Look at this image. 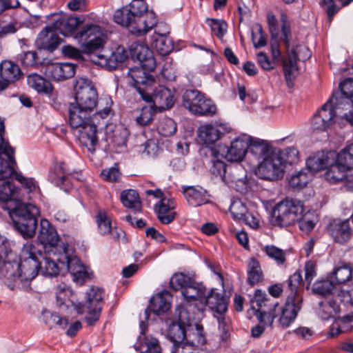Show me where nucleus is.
<instances>
[{
    "label": "nucleus",
    "mask_w": 353,
    "mask_h": 353,
    "mask_svg": "<svg viewBox=\"0 0 353 353\" xmlns=\"http://www.w3.org/2000/svg\"><path fill=\"white\" fill-rule=\"evenodd\" d=\"M16 230L24 239H31L36 234L37 216L39 210L35 205L17 201L10 203L7 208Z\"/></svg>",
    "instance_id": "obj_2"
},
{
    "label": "nucleus",
    "mask_w": 353,
    "mask_h": 353,
    "mask_svg": "<svg viewBox=\"0 0 353 353\" xmlns=\"http://www.w3.org/2000/svg\"><path fill=\"white\" fill-rule=\"evenodd\" d=\"M183 105L197 116L212 117L216 113L215 103L198 90H187L182 97Z\"/></svg>",
    "instance_id": "obj_8"
},
{
    "label": "nucleus",
    "mask_w": 353,
    "mask_h": 353,
    "mask_svg": "<svg viewBox=\"0 0 353 353\" xmlns=\"http://www.w3.org/2000/svg\"><path fill=\"white\" fill-rule=\"evenodd\" d=\"M192 279L183 273H176L170 279V288L174 290L182 292L188 285H191Z\"/></svg>",
    "instance_id": "obj_54"
},
{
    "label": "nucleus",
    "mask_w": 353,
    "mask_h": 353,
    "mask_svg": "<svg viewBox=\"0 0 353 353\" xmlns=\"http://www.w3.org/2000/svg\"><path fill=\"white\" fill-rule=\"evenodd\" d=\"M40 257L41 252L33 243L27 242L23 245L19 262L21 283L30 281L38 275L41 268Z\"/></svg>",
    "instance_id": "obj_6"
},
{
    "label": "nucleus",
    "mask_w": 353,
    "mask_h": 353,
    "mask_svg": "<svg viewBox=\"0 0 353 353\" xmlns=\"http://www.w3.org/2000/svg\"><path fill=\"white\" fill-rule=\"evenodd\" d=\"M270 299L268 298L267 294L261 291V290H256L254 292V299L252 300V308L255 310V315L259 314V312H264L265 311H261L260 310L263 307L268 306V302Z\"/></svg>",
    "instance_id": "obj_57"
},
{
    "label": "nucleus",
    "mask_w": 353,
    "mask_h": 353,
    "mask_svg": "<svg viewBox=\"0 0 353 353\" xmlns=\"http://www.w3.org/2000/svg\"><path fill=\"white\" fill-rule=\"evenodd\" d=\"M328 232L335 242L347 243L352 236V228L348 219H334L327 227Z\"/></svg>",
    "instance_id": "obj_20"
},
{
    "label": "nucleus",
    "mask_w": 353,
    "mask_h": 353,
    "mask_svg": "<svg viewBox=\"0 0 353 353\" xmlns=\"http://www.w3.org/2000/svg\"><path fill=\"white\" fill-rule=\"evenodd\" d=\"M120 199L122 204L135 212L141 211V202L138 192L134 190H127L121 192Z\"/></svg>",
    "instance_id": "obj_41"
},
{
    "label": "nucleus",
    "mask_w": 353,
    "mask_h": 353,
    "mask_svg": "<svg viewBox=\"0 0 353 353\" xmlns=\"http://www.w3.org/2000/svg\"><path fill=\"white\" fill-rule=\"evenodd\" d=\"M74 90L75 103L73 104L84 110L92 111L97 106L98 94L91 81L83 78L77 80Z\"/></svg>",
    "instance_id": "obj_11"
},
{
    "label": "nucleus",
    "mask_w": 353,
    "mask_h": 353,
    "mask_svg": "<svg viewBox=\"0 0 353 353\" xmlns=\"http://www.w3.org/2000/svg\"><path fill=\"white\" fill-rule=\"evenodd\" d=\"M208 150L213 156V159H212V165L210 169V172L215 176H219L223 181L226 182V164L221 160L216 159L215 150L212 148H209Z\"/></svg>",
    "instance_id": "obj_48"
},
{
    "label": "nucleus",
    "mask_w": 353,
    "mask_h": 353,
    "mask_svg": "<svg viewBox=\"0 0 353 353\" xmlns=\"http://www.w3.org/2000/svg\"><path fill=\"white\" fill-rule=\"evenodd\" d=\"M250 141L251 137L247 134H243L235 138L231 142L230 148H227L225 158L231 162L241 161L248 152Z\"/></svg>",
    "instance_id": "obj_18"
},
{
    "label": "nucleus",
    "mask_w": 353,
    "mask_h": 353,
    "mask_svg": "<svg viewBox=\"0 0 353 353\" xmlns=\"http://www.w3.org/2000/svg\"><path fill=\"white\" fill-rule=\"evenodd\" d=\"M171 299L172 296L168 291H163L150 300V308L157 315L163 314L170 310Z\"/></svg>",
    "instance_id": "obj_34"
},
{
    "label": "nucleus",
    "mask_w": 353,
    "mask_h": 353,
    "mask_svg": "<svg viewBox=\"0 0 353 353\" xmlns=\"http://www.w3.org/2000/svg\"><path fill=\"white\" fill-rule=\"evenodd\" d=\"M339 163H343L350 170L353 168V143L341 151L337 156Z\"/></svg>",
    "instance_id": "obj_62"
},
{
    "label": "nucleus",
    "mask_w": 353,
    "mask_h": 353,
    "mask_svg": "<svg viewBox=\"0 0 353 353\" xmlns=\"http://www.w3.org/2000/svg\"><path fill=\"white\" fill-rule=\"evenodd\" d=\"M27 82L30 87L39 92L49 94L52 90L51 83L36 73L28 75Z\"/></svg>",
    "instance_id": "obj_42"
},
{
    "label": "nucleus",
    "mask_w": 353,
    "mask_h": 353,
    "mask_svg": "<svg viewBox=\"0 0 353 353\" xmlns=\"http://www.w3.org/2000/svg\"><path fill=\"white\" fill-rule=\"evenodd\" d=\"M90 59L94 63L105 67L109 70L116 69L119 65L111 55L108 57L98 51L90 56Z\"/></svg>",
    "instance_id": "obj_49"
},
{
    "label": "nucleus",
    "mask_w": 353,
    "mask_h": 353,
    "mask_svg": "<svg viewBox=\"0 0 353 353\" xmlns=\"http://www.w3.org/2000/svg\"><path fill=\"white\" fill-rule=\"evenodd\" d=\"M335 157V154L331 152L317 153L307 159V168H305V169L312 174L325 169L328 167L331 161H334Z\"/></svg>",
    "instance_id": "obj_31"
},
{
    "label": "nucleus",
    "mask_w": 353,
    "mask_h": 353,
    "mask_svg": "<svg viewBox=\"0 0 353 353\" xmlns=\"http://www.w3.org/2000/svg\"><path fill=\"white\" fill-rule=\"evenodd\" d=\"M276 150L269 145L264 141L256 139L251 137V141L249 143V151L252 154L255 156L259 160L263 161L270 153H272Z\"/></svg>",
    "instance_id": "obj_38"
},
{
    "label": "nucleus",
    "mask_w": 353,
    "mask_h": 353,
    "mask_svg": "<svg viewBox=\"0 0 353 353\" xmlns=\"http://www.w3.org/2000/svg\"><path fill=\"white\" fill-rule=\"evenodd\" d=\"M352 270L350 265L343 264V265L335 268L331 276L332 281L337 284L344 283L352 279Z\"/></svg>",
    "instance_id": "obj_46"
},
{
    "label": "nucleus",
    "mask_w": 353,
    "mask_h": 353,
    "mask_svg": "<svg viewBox=\"0 0 353 353\" xmlns=\"http://www.w3.org/2000/svg\"><path fill=\"white\" fill-rule=\"evenodd\" d=\"M37 239L44 247H55L58 244L59 236L52 224L47 219H42Z\"/></svg>",
    "instance_id": "obj_28"
},
{
    "label": "nucleus",
    "mask_w": 353,
    "mask_h": 353,
    "mask_svg": "<svg viewBox=\"0 0 353 353\" xmlns=\"http://www.w3.org/2000/svg\"><path fill=\"white\" fill-rule=\"evenodd\" d=\"M325 174V177L331 183H337L344 179L347 180V185L353 190V174L350 176H346V172L350 170L343 163H339L338 159L331 161Z\"/></svg>",
    "instance_id": "obj_21"
},
{
    "label": "nucleus",
    "mask_w": 353,
    "mask_h": 353,
    "mask_svg": "<svg viewBox=\"0 0 353 353\" xmlns=\"http://www.w3.org/2000/svg\"><path fill=\"white\" fill-rule=\"evenodd\" d=\"M76 67L70 63H49L46 65L45 74L54 81H64L74 75Z\"/></svg>",
    "instance_id": "obj_19"
},
{
    "label": "nucleus",
    "mask_w": 353,
    "mask_h": 353,
    "mask_svg": "<svg viewBox=\"0 0 353 353\" xmlns=\"http://www.w3.org/2000/svg\"><path fill=\"white\" fill-rule=\"evenodd\" d=\"M101 35L100 26L91 23L83 26L74 37L82 43L81 47L83 54L91 56L103 48V42Z\"/></svg>",
    "instance_id": "obj_10"
},
{
    "label": "nucleus",
    "mask_w": 353,
    "mask_h": 353,
    "mask_svg": "<svg viewBox=\"0 0 353 353\" xmlns=\"http://www.w3.org/2000/svg\"><path fill=\"white\" fill-rule=\"evenodd\" d=\"M285 169L281 150L276 149L259 163L256 174L262 179L276 181L283 177Z\"/></svg>",
    "instance_id": "obj_9"
},
{
    "label": "nucleus",
    "mask_w": 353,
    "mask_h": 353,
    "mask_svg": "<svg viewBox=\"0 0 353 353\" xmlns=\"http://www.w3.org/2000/svg\"><path fill=\"white\" fill-rule=\"evenodd\" d=\"M178 321L172 322L168 327V336L173 344L187 340L186 327L190 326V314L188 310L179 307L176 310Z\"/></svg>",
    "instance_id": "obj_14"
},
{
    "label": "nucleus",
    "mask_w": 353,
    "mask_h": 353,
    "mask_svg": "<svg viewBox=\"0 0 353 353\" xmlns=\"http://www.w3.org/2000/svg\"><path fill=\"white\" fill-rule=\"evenodd\" d=\"M177 127L175 121L169 117H163L159 121L157 130L163 137H170L175 134Z\"/></svg>",
    "instance_id": "obj_51"
},
{
    "label": "nucleus",
    "mask_w": 353,
    "mask_h": 353,
    "mask_svg": "<svg viewBox=\"0 0 353 353\" xmlns=\"http://www.w3.org/2000/svg\"><path fill=\"white\" fill-rule=\"evenodd\" d=\"M340 92L334 93L331 98H335L337 108L347 110L353 108V79L348 78L340 83Z\"/></svg>",
    "instance_id": "obj_23"
},
{
    "label": "nucleus",
    "mask_w": 353,
    "mask_h": 353,
    "mask_svg": "<svg viewBox=\"0 0 353 353\" xmlns=\"http://www.w3.org/2000/svg\"><path fill=\"white\" fill-rule=\"evenodd\" d=\"M72 295V289L65 283H61L57 286L56 298L57 304L58 306L61 307L66 305L67 299Z\"/></svg>",
    "instance_id": "obj_58"
},
{
    "label": "nucleus",
    "mask_w": 353,
    "mask_h": 353,
    "mask_svg": "<svg viewBox=\"0 0 353 353\" xmlns=\"http://www.w3.org/2000/svg\"><path fill=\"white\" fill-rule=\"evenodd\" d=\"M82 21L78 17H62L54 23V28L64 36L71 35Z\"/></svg>",
    "instance_id": "obj_37"
},
{
    "label": "nucleus",
    "mask_w": 353,
    "mask_h": 353,
    "mask_svg": "<svg viewBox=\"0 0 353 353\" xmlns=\"http://www.w3.org/2000/svg\"><path fill=\"white\" fill-rule=\"evenodd\" d=\"M91 112L74 104H70L68 109L70 125L79 130L80 142L92 152L95 150L98 139L97 126L90 117Z\"/></svg>",
    "instance_id": "obj_3"
},
{
    "label": "nucleus",
    "mask_w": 353,
    "mask_h": 353,
    "mask_svg": "<svg viewBox=\"0 0 353 353\" xmlns=\"http://www.w3.org/2000/svg\"><path fill=\"white\" fill-rule=\"evenodd\" d=\"M16 163L12 165L13 172L9 176H4L0 173V201L7 203L6 209L10 206V203L19 201L15 199L17 189L11 178L15 174Z\"/></svg>",
    "instance_id": "obj_26"
},
{
    "label": "nucleus",
    "mask_w": 353,
    "mask_h": 353,
    "mask_svg": "<svg viewBox=\"0 0 353 353\" xmlns=\"http://www.w3.org/2000/svg\"><path fill=\"white\" fill-rule=\"evenodd\" d=\"M248 274V282L251 285H254L263 279L260 263L255 258H251L249 261Z\"/></svg>",
    "instance_id": "obj_45"
},
{
    "label": "nucleus",
    "mask_w": 353,
    "mask_h": 353,
    "mask_svg": "<svg viewBox=\"0 0 353 353\" xmlns=\"http://www.w3.org/2000/svg\"><path fill=\"white\" fill-rule=\"evenodd\" d=\"M23 74L19 66L13 61L4 60L0 63V92L6 89L11 83L19 81Z\"/></svg>",
    "instance_id": "obj_17"
},
{
    "label": "nucleus",
    "mask_w": 353,
    "mask_h": 353,
    "mask_svg": "<svg viewBox=\"0 0 353 353\" xmlns=\"http://www.w3.org/2000/svg\"><path fill=\"white\" fill-rule=\"evenodd\" d=\"M312 174L307 169L303 168L291 176L289 185L293 188L302 189L312 180Z\"/></svg>",
    "instance_id": "obj_44"
},
{
    "label": "nucleus",
    "mask_w": 353,
    "mask_h": 353,
    "mask_svg": "<svg viewBox=\"0 0 353 353\" xmlns=\"http://www.w3.org/2000/svg\"><path fill=\"white\" fill-rule=\"evenodd\" d=\"M265 254L274 260L278 265H283L286 261V254L283 250L273 245H268L264 247Z\"/></svg>",
    "instance_id": "obj_56"
},
{
    "label": "nucleus",
    "mask_w": 353,
    "mask_h": 353,
    "mask_svg": "<svg viewBox=\"0 0 353 353\" xmlns=\"http://www.w3.org/2000/svg\"><path fill=\"white\" fill-rule=\"evenodd\" d=\"M335 98H330L316 114L325 120L330 125L334 122V118L338 113H341L342 108H337L335 104Z\"/></svg>",
    "instance_id": "obj_39"
},
{
    "label": "nucleus",
    "mask_w": 353,
    "mask_h": 353,
    "mask_svg": "<svg viewBox=\"0 0 353 353\" xmlns=\"http://www.w3.org/2000/svg\"><path fill=\"white\" fill-rule=\"evenodd\" d=\"M311 57L310 50L303 45H298L288 52V59H283V72L287 82L291 80L293 72L297 70V61H305Z\"/></svg>",
    "instance_id": "obj_16"
},
{
    "label": "nucleus",
    "mask_w": 353,
    "mask_h": 353,
    "mask_svg": "<svg viewBox=\"0 0 353 353\" xmlns=\"http://www.w3.org/2000/svg\"><path fill=\"white\" fill-rule=\"evenodd\" d=\"M320 307L318 314L323 320L335 318L340 313V305L336 301L332 300L319 303Z\"/></svg>",
    "instance_id": "obj_43"
},
{
    "label": "nucleus",
    "mask_w": 353,
    "mask_h": 353,
    "mask_svg": "<svg viewBox=\"0 0 353 353\" xmlns=\"http://www.w3.org/2000/svg\"><path fill=\"white\" fill-rule=\"evenodd\" d=\"M176 203L173 198L163 197L155 205L157 218L163 224L172 222L176 215L174 209Z\"/></svg>",
    "instance_id": "obj_27"
},
{
    "label": "nucleus",
    "mask_w": 353,
    "mask_h": 353,
    "mask_svg": "<svg viewBox=\"0 0 353 353\" xmlns=\"http://www.w3.org/2000/svg\"><path fill=\"white\" fill-rule=\"evenodd\" d=\"M155 107L151 103L148 105L143 106L141 110L140 115L137 117V123L142 126L150 125L153 121L154 116L156 113Z\"/></svg>",
    "instance_id": "obj_53"
},
{
    "label": "nucleus",
    "mask_w": 353,
    "mask_h": 353,
    "mask_svg": "<svg viewBox=\"0 0 353 353\" xmlns=\"http://www.w3.org/2000/svg\"><path fill=\"white\" fill-rule=\"evenodd\" d=\"M72 175L63 162L57 163L48 175L49 181L57 187L68 192L72 187L70 176Z\"/></svg>",
    "instance_id": "obj_24"
},
{
    "label": "nucleus",
    "mask_w": 353,
    "mask_h": 353,
    "mask_svg": "<svg viewBox=\"0 0 353 353\" xmlns=\"http://www.w3.org/2000/svg\"><path fill=\"white\" fill-rule=\"evenodd\" d=\"M40 260L41 261V268H40V270L44 275L50 276H57L59 274L60 270H63L61 264L59 266L50 258L43 257L41 255Z\"/></svg>",
    "instance_id": "obj_52"
},
{
    "label": "nucleus",
    "mask_w": 353,
    "mask_h": 353,
    "mask_svg": "<svg viewBox=\"0 0 353 353\" xmlns=\"http://www.w3.org/2000/svg\"><path fill=\"white\" fill-rule=\"evenodd\" d=\"M62 249L63 252L60 253L57 260L61 265L63 270H66L70 273L77 266L80 260L76 256H70L68 254V248L65 245H63Z\"/></svg>",
    "instance_id": "obj_47"
},
{
    "label": "nucleus",
    "mask_w": 353,
    "mask_h": 353,
    "mask_svg": "<svg viewBox=\"0 0 353 353\" xmlns=\"http://www.w3.org/2000/svg\"><path fill=\"white\" fill-rule=\"evenodd\" d=\"M208 26L212 32L219 38L221 39L227 31L228 24L223 20L208 19L207 20Z\"/></svg>",
    "instance_id": "obj_61"
},
{
    "label": "nucleus",
    "mask_w": 353,
    "mask_h": 353,
    "mask_svg": "<svg viewBox=\"0 0 353 353\" xmlns=\"http://www.w3.org/2000/svg\"><path fill=\"white\" fill-rule=\"evenodd\" d=\"M104 305V292L99 288L92 287L86 292V301L81 303H73L78 314L86 313L84 318L89 326H94L99 321Z\"/></svg>",
    "instance_id": "obj_5"
},
{
    "label": "nucleus",
    "mask_w": 353,
    "mask_h": 353,
    "mask_svg": "<svg viewBox=\"0 0 353 353\" xmlns=\"http://www.w3.org/2000/svg\"><path fill=\"white\" fill-rule=\"evenodd\" d=\"M72 280L78 285H82L85 280L89 278V273L86 271L85 266L79 262L75 269L70 272Z\"/></svg>",
    "instance_id": "obj_64"
},
{
    "label": "nucleus",
    "mask_w": 353,
    "mask_h": 353,
    "mask_svg": "<svg viewBox=\"0 0 353 353\" xmlns=\"http://www.w3.org/2000/svg\"><path fill=\"white\" fill-rule=\"evenodd\" d=\"M205 288L194 281H191V285H188L181 292V294L188 303H192L195 301H199L203 303V299L205 294Z\"/></svg>",
    "instance_id": "obj_35"
},
{
    "label": "nucleus",
    "mask_w": 353,
    "mask_h": 353,
    "mask_svg": "<svg viewBox=\"0 0 353 353\" xmlns=\"http://www.w3.org/2000/svg\"><path fill=\"white\" fill-rule=\"evenodd\" d=\"M4 121L0 117V173L9 176L13 172L12 165L15 164L14 149L4 138Z\"/></svg>",
    "instance_id": "obj_15"
},
{
    "label": "nucleus",
    "mask_w": 353,
    "mask_h": 353,
    "mask_svg": "<svg viewBox=\"0 0 353 353\" xmlns=\"http://www.w3.org/2000/svg\"><path fill=\"white\" fill-rule=\"evenodd\" d=\"M230 212L234 219L241 221L246 216L248 210L245 205L240 199H236L231 203Z\"/></svg>",
    "instance_id": "obj_60"
},
{
    "label": "nucleus",
    "mask_w": 353,
    "mask_h": 353,
    "mask_svg": "<svg viewBox=\"0 0 353 353\" xmlns=\"http://www.w3.org/2000/svg\"><path fill=\"white\" fill-rule=\"evenodd\" d=\"M157 37L152 43V46L161 55H167L171 52L174 48L173 41L168 37L170 31L166 30L163 32H160L159 30H155Z\"/></svg>",
    "instance_id": "obj_36"
},
{
    "label": "nucleus",
    "mask_w": 353,
    "mask_h": 353,
    "mask_svg": "<svg viewBox=\"0 0 353 353\" xmlns=\"http://www.w3.org/2000/svg\"><path fill=\"white\" fill-rule=\"evenodd\" d=\"M58 34L59 32L54 28L53 24L46 27L41 31L37 38V46L41 49L53 52L58 48L61 41Z\"/></svg>",
    "instance_id": "obj_22"
},
{
    "label": "nucleus",
    "mask_w": 353,
    "mask_h": 353,
    "mask_svg": "<svg viewBox=\"0 0 353 353\" xmlns=\"http://www.w3.org/2000/svg\"><path fill=\"white\" fill-rule=\"evenodd\" d=\"M274 308L269 312H259L256 317L261 323L272 326L274 320L277 319L279 326L282 328L288 327L296 319L301 309V303L287 299L283 306L274 303Z\"/></svg>",
    "instance_id": "obj_4"
},
{
    "label": "nucleus",
    "mask_w": 353,
    "mask_h": 353,
    "mask_svg": "<svg viewBox=\"0 0 353 353\" xmlns=\"http://www.w3.org/2000/svg\"><path fill=\"white\" fill-rule=\"evenodd\" d=\"M183 193L188 204L198 207L209 202L207 191L200 186H188L183 188Z\"/></svg>",
    "instance_id": "obj_30"
},
{
    "label": "nucleus",
    "mask_w": 353,
    "mask_h": 353,
    "mask_svg": "<svg viewBox=\"0 0 353 353\" xmlns=\"http://www.w3.org/2000/svg\"><path fill=\"white\" fill-rule=\"evenodd\" d=\"M130 54L133 59H137L141 65L148 70H154L156 64L151 50L143 44H132L130 47Z\"/></svg>",
    "instance_id": "obj_32"
},
{
    "label": "nucleus",
    "mask_w": 353,
    "mask_h": 353,
    "mask_svg": "<svg viewBox=\"0 0 353 353\" xmlns=\"http://www.w3.org/2000/svg\"><path fill=\"white\" fill-rule=\"evenodd\" d=\"M151 99L145 101L161 110L171 108L174 104L173 92L163 85H158L151 93Z\"/></svg>",
    "instance_id": "obj_25"
},
{
    "label": "nucleus",
    "mask_w": 353,
    "mask_h": 353,
    "mask_svg": "<svg viewBox=\"0 0 353 353\" xmlns=\"http://www.w3.org/2000/svg\"><path fill=\"white\" fill-rule=\"evenodd\" d=\"M96 222L97 223L99 232L102 235L109 234L111 231L112 222L107 213L103 210H99L96 216Z\"/></svg>",
    "instance_id": "obj_55"
},
{
    "label": "nucleus",
    "mask_w": 353,
    "mask_h": 353,
    "mask_svg": "<svg viewBox=\"0 0 353 353\" xmlns=\"http://www.w3.org/2000/svg\"><path fill=\"white\" fill-rule=\"evenodd\" d=\"M21 63L27 67H36L40 63V59L35 51H27L19 54Z\"/></svg>",
    "instance_id": "obj_63"
},
{
    "label": "nucleus",
    "mask_w": 353,
    "mask_h": 353,
    "mask_svg": "<svg viewBox=\"0 0 353 353\" xmlns=\"http://www.w3.org/2000/svg\"><path fill=\"white\" fill-rule=\"evenodd\" d=\"M113 19L115 23L128 28L137 36L145 34L157 22L155 14L148 11L144 0H132L128 5L117 9Z\"/></svg>",
    "instance_id": "obj_1"
},
{
    "label": "nucleus",
    "mask_w": 353,
    "mask_h": 353,
    "mask_svg": "<svg viewBox=\"0 0 353 353\" xmlns=\"http://www.w3.org/2000/svg\"><path fill=\"white\" fill-rule=\"evenodd\" d=\"M289 294L287 299H292L294 301L302 303V297L300 292L302 290L303 280L300 271L295 272L287 281Z\"/></svg>",
    "instance_id": "obj_33"
},
{
    "label": "nucleus",
    "mask_w": 353,
    "mask_h": 353,
    "mask_svg": "<svg viewBox=\"0 0 353 353\" xmlns=\"http://www.w3.org/2000/svg\"><path fill=\"white\" fill-rule=\"evenodd\" d=\"M14 176L28 193H34L39 190L37 183L33 178H26L15 171Z\"/></svg>",
    "instance_id": "obj_59"
},
{
    "label": "nucleus",
    "mask_w": 353,
    "mask_h": 353,
    "mask_svg": "<svg viewBox=\"0 0 353 353\" xmlns=\"http://www.w3.org/2000/svg\"><path fill=\"white\" fill-rule=\"evenodd\" d=\"M203 303L216 314H225L228 310V300L225 296L211 289L207 296L203 299Z\"/></svg>",
    "instance_id": "obj_29"
},
{
    "label": "nucleus",
    "mask_w": 353,
    "mask_h": 353,
    "mask_svg": "<svg viewBox=\"0 0 353 353\" xmlns=\"http://www.w3.org/2000/svg\"><path fill=\"white\" fill-rule=\"evenodd\" d=\"M303 212V205L301 201L286 199L274 208L272 222L280 227L292 225L301 219Z\"/></svg>",
    "instance_id": "obj_7"
},
{
    "label": "nucleus",
    "mask_w": 353,
    "mask_h": 353,
    "mask_svg": "<svg viewBox=\"0 0 353 353\" xmlns=\"http://www.w3.org/2000/svg\"><path fill=\"white\" fill-rule=\"evenodd\" d=\"M143 65L141 67H134L129 70L128 76L132 80V85L136 88L141 98L143 101L151 99V91L153 90L152 85L154 83V79L150 74V71Z\"/></svg>",
    "instance_id": "obj_12"
},
{
    "label": "nucleus",
    "mask_w": 353,
    "mask_h": 353,
    "mask_svg": "<svg viewBox=\"0 0 353 353\" xmlns=\"http://www.w3.org/2000/svg\"><path fill=\"white\" fill-rule=\"evenodd\" d=\"M198 136L201 142L206 145L213 144L221 137V132L212 125H201L198 130Z\"/></svg>",
    "instance_id": "obj_40"
},
{
    "label": "nucleus",
    "mask_w": 353,
    "mask_h": 353,
    "mask_svg": "<svg viewBox=\"0 0 353 353\" xmlns=\"http://www.w3.org/2000/svg\"><path fill=\"white\" fill-rule=\"evenodd\" d=\"M20 265L16 255L8 247V252L0 256V279L11 289L21 283Z\"/></svg>",
    "instance_id": "obj_13"
},
{
    "label": "nucleus",
    "mask_w": 353,
    "mask_h": 353,
    "mask_svg": "<svg viewBox=\"0 0 353 353\" xmlns=\"http://www.w3.org/2000/svg\"><path fill=\"white\" fill-rule=\"evenodd\" d=\"M335 285L332 280L316 281L312 287L314 294L325 297L334 292Z\"/></svg>",
    "instance_id": "obj_50"
}]
</instances>
